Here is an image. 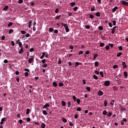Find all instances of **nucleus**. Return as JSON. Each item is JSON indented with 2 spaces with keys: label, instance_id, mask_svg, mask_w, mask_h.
<instances>
[{
  "label": "nucleus",
  "instance_id": "obj_1",
  "mask_svg": "<svg viewBox=\"0 0 128 128\" xmlns=\"http://www.w3.org/2000/svg\"><path fill=\"white\" fill-rule=\"evenodd\" d=\"M64 26L65 28L66 32H70V28H68V24H64Z\"/></svg>",
  "mask_w": 128,
  "mask_h": 128
},
{
  "label": "nucleus",
  "instance_id": "obj_2",
  "mask_svg": "<svg viewBox=\"0 0 128 128\" xmlns=\"http://www.w3.org/2000/svg\"><path fill=\"white\" fill-rule=\"evenodd\" d=\"M110 84V80L105 81L104 83V85L106 86H108Z\"/></svg>",
  "mask_w": 128,
  "mask_h": 128
},
{
  "label": "nucleus",
  "instance_id": "obj_3",
  "mask_svg": "<svg viewBox=\"0 0 128 128\" xmlns=\"http://www.w3.org/2000/svg\"><path fill=\"white\" fill-rule=\"evenodd\" d=\"M116 26H114L112 28V34H114L116 29Z\"/></svg>",
  "mask_w": 128,
  "mask_h": 128
},
{
  "label": "nucleus",
  "instance_id": "obj_4",
  "mask_svg": "<svg viewBox=\"0 0 128 128\" xmlns=\"http://www.w3.org/2000/svg\"><path fill=\"white\" fill-rule=\"evenodd\" d=\"M122 65L123 66V68H128V66L126 64V62H124L122 64Z\"/></svg>",
  "mask_w": 128,
  "mask_h": 128
},
{
  "label": "nucleus",
  "instance_id": "obj_5",
  "mask_svg": "<svg viewBox=\"0 0 128 128\" xmlns=\"http://www.w3.org/2000/svg\"><path fill=\"white\" fill-rule=\"evenodd\" d=\"M122 4H123L124 6H128V2H126L124 0H122Z\"/></svg>",
  "mask_w": 128,
  "mask_h": 128
},
{
  "label": "nucleus",
  "instance_id": "obj_6",
  "mask_svg": "<svg viewBox=\"0 0 128 128\" xmlns=\"http://www.w3.org/2000/svg\"><path fill=\"white\" fill-rule=\"evenodd\" d=\"M98 96H102V94H104V92H102V90H99L98 92Z\"/></svg>",
  "mask_w": 128,
  "mask_h": 128
},
{
  "label": "nucleus",
  "instance_id": "obj_7",
  "mask_svg": "<svg viewBox=\"0 0 128 128\" xmlns=\"http://www.w3.org/2000/svg\"><path fill=\"white\" fill-rule=\"evenodd\" d=\"M22 52H24V48L22 47L20 50L18 52V54H22Z\"/></svg>",
  "mask_w": 128,
  "mask_h": 128
},
{
  "label": "nucleus",
  "instance_id": "obj_8",
  "mask_svg": "<svg viewBox=\"0 0 128 128\" xmlns=\"http://www.w3.org/2000/svg\"><path fill=\"white\" fill-rule=\"evenodd\" d=\"M124 75L126 78H128V72H126V71L124 72Z\"/></svg>",
  "mask_w": 128,
  "mask_h": 128
},
{
  "label": "nucleus",
  "instance_id": "obj_9",
  "mask_svg": "<svg viewBox=\"0 0 128 128\" xmlns=\"http://www.w3.org/2000/svg\"><path fill=\"white\" fill-rule=\"evenodd\" d=\"M44 56H46V52H43L42 56H40V58L41 60H42V58H44Z\"/></svg>",
  "mask_w": 128,
  "mask_h": 128
},
{
  "label": "nucleus",
  "instance_id": "obj_10",
  "mask_svg": "<svg viewBox=\"0 0 128 128\" xmlns=\"http://www.w3.org/2000/svg\"><path fill=\"white\" fill-rule=\"evenodd\" d=\"M33 60H34V58H30L29 60H28V62L29 64H32Z\"/></svg>",
  "mask_w": 128,
  "mask_h": 128
},
{
  "label": "nucleus",
  "instance_id": "obj_11",
  "mask_svg": "<svg viewBox=\"0 0 128 128\" xmlns=\"http://www.w3.org/2000/svg\"><path fill=\"white\" fill-rule=\"evenodd\" d=\"M97 56H98V54H94V58H93V60H96V58Z\"/></svg>",
  "mask_w": 128,
  "mask_h": 128
},
{
  "label": "nucleus",
  "instance_id": "obj_12",
  "mask_svg": "<svg viewBox=\"0 0 128 128\" xmlns=\"http://www.w3.org/2000/svg\"><path fill=\"white\" fill-rule=\"evenodd\" d=\"M80 64H82V63L80 64L78 62H76L74 67L77 68L78 66H80Z\"/></svg>",
  "mask_w": 128,
  "mask_h": 128
},
{
  "label": "nucleus",
  "instance_id": "obj_13",
  "mask_svg": "<svg viewBox=\"0 0 128 128\" xmlns=\"http://www.w3.org/2000/svg\"><path fill=\"white\" fill-rule=\"evenodd\" d=\"M95 14H96V16H98V18H100V12H96Z\"/></svg>",
  "mask_w": 128,
  "mask_h": 128
},
{
  "label": "nucleus",
  "instance_id": "obj_14",
  "mask_svg": "<svg viewBox=\"0 0 128 128\" xmlns=\"http://www.w3.org/2000/svg\"><path fill=\"white\" fill-rule=\"evenodd\" d=\"M118 6H116L114 8H112V11L113 12H114L116 10H118Z\"/></svg>",
  "mask_w": 128,
  "mask_h": 128
},
{
  "label": "nucleus",
  "instance_id": "obj_15",
  "mask_svg": "<svg viewBox=\"0 0 128 128\" xmlns=\"http://www.w3.org/2000/svg\"><path fill=\"white\" fill-rule=\"evenodd\" d=\"M66 103L64 101H62V106H66Z\"/></svg>",
  "mask_w": 128,
  "mask_h": 128
},
{
  "label": "nucleus",
  "instance_id": "obj_16",
  "mask_svg": "<svg viewBox=\"0 0 128 128\" xmlns=\"http://www.w3.org/2000/svg\"><path fill=\"white\" fill-rule=\"evenodd\" d=\"M50 108V104H46L43 107L44 108Z\"/></svg>",
  "mask_w": 128,
  "mask_h": 128
},
{
  "label": "nucleus",
  "instance_id": "obj_17",
  "mask_svg": "<svg viewBox=\"0 0 128 128\" xmlns=\"http://www.w3.org/2000/svg\"><path fill=\"white\" fill-rule=\"evenodd\" d=\"M8 6H5L4 8H3V10H8Z\"/></svg>",
  "mask_w": 128,
  "mask_h": 128
},
{
  "label": "nucleus",
  "instance_id": "obj_18",
  "mask_svg": "<svg viewBox=\"0 0 128 128\" xmlns=\"http://www.w3.org/2000/svg\"><path fill=\"white\" fill-rule=\"evenodd\" d=\"M52 84L55 88H56V86H58V84H56V82H53Z\"/></svg>",
  "mask_w": 128,
  "mask_h": 128
},
{
  "label": "nucleus",
  "instance_id": "obj_19",
  "mask_svg": "<svg viewBox=\"0 0 128 128\" xmlns=\"http://www.w3.org/2000/svg\"><path fill=\"white\" fill-rule=\"evenodd\" d=\"M112 113L110 112H108V114H106V116L108 117V118H110V116H112Z\"/></svg>",
  "mask_w": 128,
  "mask_h": 128
},
{
  "label": "nucleus",
  "instance_id": "obj_20",
  "mask_svg": "<svg viewBox=\"0 0 128 128\" xmlns=\"http://www.w3.org/2000/svg\"><path fill=\"white\" fill-rule=\"evenodd\" d=\"M32 20H30L28 22V28H30L32 26Z\"/></svg>",
  "mask_w": 128,
  "mask_h": 128
},
{
  "label": "nucleus",
  "instance_id": "obj_21",
  "mask_svg": "<svg viewBox=\"0 0 128 128\" xmlns=\"http://www.w3.org/2000/svg\"><path fill=\"white\" fill-rule=\"evenodd\" d=\"M104 106H108V102H106V100H104Z\"/></svg>",
  "mask_w": 128,
  "mask_h": 128
},
{
  "label": "nucleus",
  "instance_id": "obj_22",
  "mask_svg": "<svg viewBox=\"0 0 128 128\" xmlns=\"http://www.w3.org/2000/svg\"><path fill=\"white\" fill-rule=\"evenodd\" d=\"M12 32H14V30L10 29L8 31V34H12Z\"/></svg>",
  "mask_w": 128,
  "mask_h": 128
},
{
  "label": "nucleus",
  "instance_id": "obj_23",
  "mask_svg": "<svg viewBox=\"0 0 128 128\" xmlns=\"http://www.w3.org/2000/svg\"><path fill=\"white\" fill-rule=\"evenodd\" d=\"M41 128H46V124L44 123H42L41 124Z\"/></svg>",
  "mask_w": 128,
  "mask_h": 128
},
{
  "label": "nucleus",
  "instance_id": "obj_24",
  "mask_svg": "<svg viewBox=\"0 0 128 128\" xmlns=\"http://www.w3.org/2000/svg\"><path fill=\"white\" fill-rule=\"evenodd\" d=\"M114 102H116L114 100H112L110 103V104H111V106H114Z\"/></svg>",
  "mask_w": 128,
  "mask_h": 128
},
{
  "label": "nucleus",
  "instance_id": "obj_25",
  "mask_svg": "<svg viewBox=\"0 0 128 128\" xmlns=\"http://www.w3.org/2000/svg\"><path fill=\"white\" fill-rule=\"evenodd\" d=\"M62 64V59L60 58H58V64Z\"/></svg>",
  "mask_w": 128,
  "mask_h": 128
},
{
  "label": "nucleus",
  "instance_id": "obj_26",
  "mask_svg": "<svg viewBox=\"0 0 128 128\" xmlns=\"http://www.w3.org/2000/svg\"><path fill=\"white\" fill-rule=\"evenodd\" d=\"M106 114H108V112H106V110H104L103 112H102V114L104 116H106Z\"/></svg>",
  "mask_w": 128,
  "mask_h": 128
},
{
  "label": "nucleus",
  "instance_id": "obj_27",
  "mask_svg": "<svg viewBox=\"0 0 128 128\" xmlns=\"http://www.w3.org/2000/svg\"><path fill=\"white\" fill-rule=\"evenodd\" d=\"M60 16H60V15L56 16L55 17V18H56V20H60Z\"/></svg>",
  "mask_w": 128,
  "mask_h": 128
},
{
  "label": "nucleus",
  "instance_id": "obj_28",
  "mask_svg": "<svg viewBox=\"0 0 128 128\" xmlns=\"http://www.w3.org/2000/svg\"><path fill=\"white\" fill-rule=\"evenodd\" d=\"M72 98H73L74 102H76V100H78V98L76 97L75 96H72Z\"/></svg>",
  "mask_w": 128,
  "mask_h": 128
},
{
  "label": "nucleus",
  "instance_id": "obj_29",
  "mask_svg": "<svg viewBox=\"0 0 128 128\" xmlns=\"http://www.w3.org/2000/svg\"><path fill=\"white\" fill-rule=\"evenodd\" d=\"M18 44L20 48H22V43L21 42H19Z\"/></svg>",
  "mask_w": 128,
  "mask_h": 128
},
{
  "label": "nucleus",
  "instance_id": "obj_30",
  "mask_svg": "<svg viewBox=\"0 0 128 128\" xmlns=\"http://www.w3.org/2000/svg\"><path fill=\"white\" fill-rule=\"evenodd\" d=\"M85 28L86 30H90V25H86L85 26Z\"/></svg>",
  "mask_w": 128,
  "mask_h": 128
},
{
  "label": "nucleus",
  "instance_id": "obj_31",
  "mask_svg": "<svg viewBox=\"0 0 128 128\" xmlns=\"http://www.w3.org/2000/svg\"><path fill=\"white\" fill-rule=\"evenodd\" d=\"M120 110H121L122 112H124H124H126V109L124 108L123 107V108H120Z\"/></svg>",
  "mask_w": 128,
  "mask_h": 128
},
{
  "label": "nucleus",
  "instance_id": "obj_32",
  "mask_svg": "<svg viewBox=\"0 0 128 128\" xmlns=\"http://www.w3.org/2000/svg\"><path fill=\"white\" fill-rule=\"evenodd\" d=\"M48 66V64H44L42 65V68H46Z\"/></svg>",
  "mask_w": 128,
  "mask_h": 128
},
{
  "label": "nucleus",
  "instance_id": "obj_33",
  "mask_svg": "<svg viewBox=\"0 0 128 128\" xmlns=\"http://www.w3.org/2000/svg\"><path fill=\"white\" fill-rule=\"evenodd\" d=\"M30 108H28L26 110V114H30Z\"/></svg>",
  "mask_w": 128,
  "mask_h": 128
},
{
  "label": "nucleus",
  "instance_id": "obj_34",
  "mask_svg": "<svg viewBox=\"0 0 128 128\" xmlns=\"http://www.w3.org/2000/svg\"><path fill=\"white\" fill-rule=\"evenodd\" d=\"M100 76H101L102 78H104V72L101 71L100 72Z\"/></svg>",
  "mask_w": 128,
  "mask_h": 128
},
{
  "label": "nucleus",
  "instance_id": "obj_35",
  "mask_svg": "<svg viewBox=\"0 0 128 128\" xmlns=\"http://www.w3.org/2000/svg\"><path fill=\"white\" fill-rule=\"evenodd\" d=\"M100 46L101 48L102 46H104V42L100 43Z\"/></svg>",
  "mask_w": 128,
  "mask_h": 128
},
{
  "label": "nucleus",
  "instance_id": "obj_36",
  "mask_svg": "<svg viewBox=\"0 0 128 128\" xmlns=\"http://www.w3.org/2000/svg\"><path fill=\"white\" fill-rule=\"evenodd\" d=\"M93 78L94 80H98V76H96V75H94L93 76Z\"/></svg>",
  "mask_w": 128,
  "mask_h": 128
},
{
  "label": "nucleus",
  "instance_id": "obj_37",
  "mask_svg": "<svg viewBox=\"0 0 128 128\" xmlns=\"http://www.w3.org/2000/svg\"><path fill=\"white\" fill-rule=\"evenodd\" d=\"M12 22H9V24H8V26H12Z\"/></svg>",
  "mask_w": 128,
  "mask_h": 128
},
{
  "label": "nucleus",
  "instance_id": "obj_38",
  "mask_svg": "<svg viewBox=\"0 0 128 128\" xmlns=\"http://www.w3.org/2000/svg\"><path fill=\"white\" fill-rule=\"evenodd\" d=\"M62 121L64 122H68V120H66V118H62Z\"/></svg>",
  "mask_w": 128,
  "mask_h": 128
},
{
  "label": "nucleus",
  "instance_id": "obj_39",
  "mask_svg": "<svg viewBox=\"0 0 128 128\" xmlns=\"http://www.w3.org/2000/svg\"><path fill=\"white\" fill-rule=\"evenodd\" d=\"M94 66H98V62H94Z\"/></svg>",
  "mask_w": 128,
  "mask_h": 128
},
{
  "label": "nucleus",
  "instance_id": "obj_40",
  "mask_svg": "<svg viewBox=\"0 0 128 128\" xmlns=\"http://www.w3.org/2000/svg\"><path fill=\"white\" fill-rule=\"evenodd\" d=\"M43 114H44V116L48 115V112H46V110H44L43 111Z\"/></svg>",
  "mask_w": 128,
  "mask_h": 128
},
{
  "label": "nucleus",
  "instance_id": "obj_41",
  "mask_svg": "<svg viewBox=\"0 0 128 128\" xmlns=\"http://www.w3.org/2000/svg\"><path fill=\"white\" fill-rule=\"evenodd\" d=\"M1 122H6V118H2L1 120Z\"/></svg>",
  "mask_w": 128,
  "mask_h": 128
},
{
  "label": "nucleus",
  "instance_id": "obj_42",
  "mask_svg": "<svg viewBox=\"0 0 128 128\" xmlns=\"http://www.w3.org/2000/svg\"><path fill=\"white\" fill-rule=\"evenodd\" d=\"M122 52H120L118 54H117V56L118 58L120 56H122Z\"/></svg>",
  "mask_w": 128,
  "mask_h": 128
},
{
  "label": "nucleus",
  "instance_id": "obj_43",
  "mask_svg": "<svg viewBox=\"0 0 128 128\" xmlns=\"http://www.w3.org/2000/svg\"><path fill=\"white\" fill-rule=\"evenodd\" d=\"M98 30H104V27H102V26H100L98 27Z\"/></svg>",
  "mask_w": 128,
  "mask_h": 128
},
{
  "label": "nucleus",
  "instance_id": "obj_44",
  "mask_svg": "<svg viewBox=\"0 0 128 128\" xmlns=\"http://www.w3.org/2000/svg\"><path fill=\"white\" fill-rule=\"evenodd\" d=\"M70 6H76V2H71Z\"/></svg>",
  "mask_w": 128,
  "mask_h": 128
},
{
  "label": "nucleus",
  "instance_id": "obj_45",
  "mask_svg": "<svg viewBox=\"0 0 128 128\" xmlns=\"http://www.w3.org/2000/svg\"><path fill=\"white\" fill-rule=\"evenodd\" d=\"M76 102H77V104H80V100L78 98L76 100Z\"/></svg>",
  "mask_w": 128,
  "mask_h": 128
},
{
  "label": "nucleus",
  "instance_id": "obj_46",
  "mask_svg": "<svg viewBox=\"0 0 128 128\" xmlns=\"http://www.w3.org/2000/svg\"><path fill=\"white\" fill-rule=\"evenodd\" d=\"M54 30V28H50V29H49V32H52V31Z\"/></svg>",
  "mask_w": 128,
  "mask_h": 128
},
{
  "label": "nucleus",
  "instance_id": "obj_47",
  "mask_svg": "<svg viewBox=\"0 0 128 128\" xmlns=\"http://www.w3.org/2000/svg\"><path fill=\"white\" fill-rule=\"evenodd\" d=\"M76 110L77 112H80V110H82V108H80V107L78 108Z\"/></svg>",
  "mask_w": 128,
  "mask_h": 128
},
{
  "label": "nucleus",
  "instance_id": "obj_48",
  "mask_svg": "<svg viewBox=\"0 0 128 128\" xmlns=\"http://www.w3.org/2000/svg\"><path fill=\"white\" fill-rule=\"evenodd\" d=\"M84 54V52L82 50H80L79 52H78V54L79 56L80 54Z\"/></svg>",
  "mask_w": 128,
  "mask_h": 128
},
{
  "label": "nucleus",
  "instance_id": "obj_49",
  "mask_svg": "<svg viewBox=\"0 0 128 128\" xmlns=\"http://www.w3.org/2000/svg\"><path fill=\"white\" fill-rule=\"evenodd\" d=\"M26 31L22 30H21V34H26Z\"/></svg>",
  "mask_w": 128,
  "mask_h": 128
},
{
  "label": "nucleus",
  "instance_id": "obj_50",
  "mask_svg": "<svg viewBox=\"0 0 128 128\" xmlns=\"http://www.w3.org/2000/svg\"><path fill=\"white\" fill-rule=\"evenodd\" d=\"M59 86H64V83L62 82H60L59 83Z\"/></svg>",
  "mask_w": 128,
  "mask_h": 128
},
{
  "label": "nucleus",
  "instance_id": "obj_51",
  "mask_svg": "<svg viewBox=\"0 0 128 128\" xmlns=\"http://www.w3.org/2000/svg\"><path fill=\"white\" fill-rule=\"evenodd\" d=\"M24 76H25L26 77L28 76V72H26L24 73Z\"/></svg>",
  "mask_w": 128,
  "mask_h": 128
},
{
  "label": "nucleus",
  "instance_id": "obj_52",
  "mask_svg": "<svg viewBox=\"0 0 128 128\" xmlns=\"http://www.w3.org/2000/svg\"><path fill=\"white\" fill-rule=\"evenodd\" d=\"M106 50H110V46H106Z\"/></svg>",
  "mask_w": 128,
  "mask_h": 128
},
{
  "label": "nucleus",
  "instance_id": "obj_53",
  "mask_svg": "<svg viewBox=\"0 0 128 128\" xmlns=\"http://www.w3.org/2000/svg\"><path fill=\"white\" fill-rule=\"evenodd\" d=\"M108 44L110 46V48H114V44L109 43Z\"/></svg>",
  "mask_w": 128,
  "mask_h": 128
},
{
  "label": "nucleus",
  "instance_id": "obj_54",
  "mask_svg": "<svg viewBox=\"0 0 128 128\" xmlns=\"http://www.w3.org/2000/svg\"><path fill=\"white\" fill-rule=\"evenodd\" d=\"M113 26H116V21L113 20L112 21Z\"/></svg>",
  "mask_w": 128,
  "mask_h": 128
},
{
  "label": "nucleus",
  "instance_id": "obj_55",
  "mask_svg": "<svg viewBox=\"0 0 128 128\" xmlns=\"http://www.w3.org/2000/svg\"><path fill=\"white\" fill-rule=\"evenodd\" d=\"M118 48L120 50H122V46H119Z\"/></svg>",
  "mask_w": 128,
  "mask_h": 128
},
{
  "label": "nucleus",
  "instance_id": "obj_56",
  "mask_svg": "<svg viewBox=\"0 0 128 128\" xmlns=\"http://www.w3.org/2000/svg\"><path fill=\"white\" fill-rule=\"evenodd\" d=\"M68 108H70V104H71L70 102H68Z\"/></svg>",
  "mask_w": 128,
  "mask_h": 128
},
{
  "label": "nucleus",
  "instance_id": "obj_57",
  "mask_svg": "<svg viewBox=\"0 0 128 128\" xmlns=\"http://www.w3.org/2000/svg\"><path fill=\"white\" fill-rule=\"evenodd\" d=\"M94 74H100V72L98 70H95Z\"/></svg>",
  "mask_w": 128,
  "mask_h": 128
},
{
  "label": "nucleus",
  "instance_id": "obj_58",
  "mask_svg": "<svg viewBox=\"0 0 128 128\" xmlns=\"http://www.w3.org/2000/svg\"><path fill=\"white\" fill-rule=\"evenodd\" d=\"M108 26H110V28H112V24L111 22H108Z\"/></svg>",
  "mask_w": 128,
  "mask_h": 128
},
{
  "label": "nucleus",
  "instance_id": "obj_59",
  "mask_svg": "<svg viewBox=\"0 0 128 128\" xmlns=\"http://www.w3.org/2000/svg\"><path fill=\"white\" fill-rule=\"evenodd\" d=\"M90 18H94V15L90 14L89 16Z\"/></svg>",
  "mask_w": 128,
  "mask_h": 128
},
{
  "label": "nucleus",
  "instance_id": "obj_60",
  "mask_svg": "<svg viewBox=\"0 0 128 128\" xmlns=\"http://www.w3.org/2000/svg\"><path fill=\"white\" fill-rule=\"evenodd\" d=\"M18 2L19 4H22V2H24V0H19L18 1Z\"/></svg>",
  "mask_w": 128,
  "mask_h": 128
},
{
  "label": "nucleus",
  "instance_id": "obj_61",
  "mask_svg": "<svg viewBox=\"0 0 128 128\" xmlns=\"http://www.w3.org/2000/svg\"><path fill=\"white\" fill-rule=\"evenodd\" d=\"M86 90H88V92H90V87H87V88H86Z\"/></svg>",
  "mask_w": 128,
  "mask_h": 128
},
{
  "label": "nucleus",
  "instance_id": "obj_62",
  "mask_svg": "<svg viewBox=\"0 0 128 128\" xmlns=\"http://www.w3.org/2000/svg\"><path fill=\"white\" fill-rule=\"evenodd\" d=\"M82 84H86V80H82Z\"/></svg>",
  "mask_w": 128,
  "mask_h": 128
},
{
  "label": "nucleus",
  "instance_id": "obj_63",
  "mask_svg": "<svg viewBox=\"0 0 128 128\" xmlns=\"http://www.w3.org/2000/svg\"><path fill=\"white\" fill-rule=\"evenodd\" d=\"M118 65H114L113 66V68H118Z\"/></svg>",
  "mask_w": 128,
  "mask_h": 128
},
{
  "label": "nucleus",
  "instance_id": "obj_64",
  "mask_svg": "<svg viewBox=\"0 0 128 128\" xmlns=\"http://www.w3.org/2000/svg\"><path fill=\"white\" fill-rule=\"evenodd\" d=\"M74 12H76V10H78V7H74Z\"/></svg>",
  "mask_w": 128,
  "mask_h": 128
}]
</instances>
